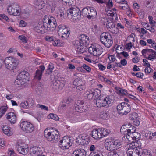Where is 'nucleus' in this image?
Returning a JSON list of instances; mask_svg holds the SVG:
<instances>
[{"instance_id":"1","label":"nucleus","mask_w":156,"mask_h":156,"mask_svg":"<svg viewBox=\"0 0 156 156\" xmlns=\"http://www.w3.org/2000/svg\"><path fill=\"white\" fill-rule=\"evenodd\" d=\"M94 95L96 100H94V102L96 103V105L98 107H107L111 106L113 102V97L111 96H108L103 98L101 96V92L98 89H92Z\"/></svg>"},{"instance_id":"2","label":"nucleus","mask_w":156,"mask_h":156,"mask_svg":"<svg viewBox=\"0 0 156 156\" xmlns=\"http://www.w3.org/2000/svg\"><path fill=\"white\" fill-rule=\"evenodd\" d=\"M89 42V37L85 34L80 35L79 40L74 41L73 44L77 51L83 53L87 50V47Z\"/></svg>"},{"instance_id":"3","label":"nucleus","mask_w":156,"mask_h":156,"mask_svg":"<svg viewBox=\"0 0 156 156\" xmlns=\"http://www.w3.org/2000/svg\"><path fill=\"white\" fill-rule=\"evenodd\" d=\"M105 143L106 149L109 151L119 149L122 146L121 141L111 138H106Z\"/></svg>"},{"instance_id":"4","label":"nucleus","mask_w":156,"mask_h":156,"mask_svg":"<svg viewBox=\"0 0 156 156\" xmlns=\"http://www.w3.org/2000/svg\"><path fill=\"white\" fill-rule=\"evenodd\" d=\"M59 133L57 130L52 131L46 129L44 132V136L47 140L53 143L56 142L59 140Z\"/></svg>"},{"instance_id":"5","label":"nucleus","mask_w":156,"mask_h":156,"mask_svg":"<svg viewBox=\"0 0 156 156\" xmlns=\"http://www.w3.org/2000/svg\"><path fill=\"white\" fill-rule=\"evenodd\" d=\"M101 42L106 47L109 48L113 44V40L111 34L108 32H103L100 36Z\"/></svg>"},{"instance_id":"6","label":"nucleus","mask_w":156,"mask_h":156,"mask_svg":"<svg viewBox=\"0 0 156 156\" xmlns=\"http://www.w3.org/2000/svg\"><path fill=\"white\" fill-rule=\"evenodd\" d=\"M6 68L10 70H13L16 69L19 64L18 61L12 57H6L4 60Z\"/></svg>"},{"instance_id":"7","label":"nucleus","mask_w":156,"mask_h":156,"mask_svg":"<svg viewBox=\"0 0 156 156\" xmlns=\"http://www.w3.org/2000/svg\"><path fill=\"white\" fill-rule=\"evenodd\" d=\"M8 13L11 15L19 16L21 13V9L17 3H12L9 4L7 7Z\"/></svg>"},{"instance_id":"8","label":"nucleus","mask_w":156,"mask_h":156,"mask_svg":"<svg viewBox=\"0 0 156 156\" xmlns=\"http://www.w3.org/2000/svg\"><path fill=\"white\" fill-rule=\"evenodd\" d=\"M118 113L121 115H126L130 112L131 107L128 103L122 102L119 104L117 106Z\"/></svg>"},{"instance_id":"9","label":"nucleus","mask_w":156,"mask_h":156,"mask_svg":"<svg viewBox=\"0 0 156 156\" xmlns=\"http://www.w3.org/2000/svg\"><path fill=\"white\" fill-rule=\"evenodd\" d=\"M82 15L84 16L87 17L89 19H93L97 15L96 9L92 7H88L84 8L82 11Z\"/></svg>"},{"instance_id":"10","label":"nucleus","mask_w":156,"mask_h":156,"mask_svg":"<svg viewBox=\"0 0 156 156\" xmlns=\"http://www.w3.org/2000/svg\"><path fill=\"white\" fill-rule=\"evenodd\" d=\"M89 52L94 56H99L102 53V48L99 44H91L88 48Z\"/></svg>"},{"instance_id":"11","label":"nucleus","mask_w":156,"mask_h":156,"mask_svg":"<svg viewBox=\"0 0 156 156\" xmlns=\"http://www.w3.org/2000/svg\"><path fill=\"white\" fill-rule=\"evenodd\" d=\"M102 20L104 23V24L106 25L107 28L112 34H116L118 32L117 27H115L114 23L111 20L106 18H104Z\"/></svg>"},{"instance_id":"12","label":"nucleus","mask_w":156,"mask_h":156,"mask_svg":"<svg viewBox=\"0 0 156 156\" xmlns=\"http://www.w3.org/2000/svg\"><path fill=\"white\" fill-rule=\"evenodd\" d=\"M21 129L24 132L27 133H30L34 129V127L30 122L27 121L21 122L20 124Z\"/></svg>"},{"instance_id":"13","label":"nucleus","mask_w":156,"mask_h":156,"mask_svg":"<svg viewBox=\"0 0 156 156\" xmlns=\"http://www.w3.org/2000/svg\"><path fill=\"white\" fill-rule=\"evenodd\" d=\"M82 11L76 7L74 6L69 8L67 11L68 15H71V16L76 17V20H79L80 19V16L82 15Z\"/></svg>"},{"instance_id":"14","label":"nucleus","mask_w":156,"mask_h":156,"mask_svg":"<svg viewBox=\"0 0 156 156\" xmlns=\"http://www.w3.org/2000/svg\"><path fill=\"white\" fill-rule=\"evenodd\" d=\"M58 34L61 35V37L67 39L69 36L70 32L68 27H66L64 25H60L58 27Z\"/></svg>"},{"instance_id":"15","label":"nucleus","mask_w":156,"mask_h":156,"mask_svg":"<svg viewBox=\"0 0 156 156\" xmlns=\"http://www.w3.org/2000/svg\"><path fill=\"white\" fill-rule=\"evenodd\" d=\"M70 139L67 136H64L59 142L60 147L63 149H67L72 145Z\"/></svg>"},{"instance_id":"16","label":"nucleus","mask_w":156,"mask_h":156,"mask_svg":"<svg viewBox=\"0 0 156 156\" xmlns=\"http://www.w3.org/2000/svg\"><path fill=\"white\" fill-rule=\"evenodd\" d=\"M49 19V20H46L45 22H49V27L48 28L49 31H52L55 30L57 26V22L55 18L52 16H50Z\"/></svg>"},{"instance_id":"17","label":"nucleus","mask_w":156,"mask_h":156,"mask_svg":"<svg viewBox=\"0 0 156 156\" xmlns=\"http://www.w3.org/2000/svg\"><path fill=\"white\" fill-rule=\"evenodd\" d=\"M87 109V107L85 105H83L81 101H77L76 104L75 106V110L79 113L85 112Z\"/></svg>"},{"instance_id":"18","label":"nucleus","mask_w":156,"mask_h":156,"mask_svg":"<svg viewBox=\"0 0 156 156\" xmlns=\"http://www.w3.org/2000/svg\"><path fill=\"white\" fill-rule=\"evenodd\" d=\"M34 30L38 33L44 34L48 32V29L44 25L43 23H38L37 26L34 27Z\"/></svg>"},{"instance_id":"19","label":"nucleus","mask_w":156,"mask_h":156,"mask_svg":"<svg viewBox=\"0 0 156 156\" xmlns=\"http://www.w3.org/2000/svg\"><path fill=\"white\" fill-rule=\"evenodd\" d=\"M6 115V118L11 124H13L16 122L17 117L14 112H10L7 114Z\"/></svg>"},{"instance_id":"20","label":"nucleus","mask_w":156,"mask_h":156,"mask_svg":"<svg viewBox=\"0 0 156 156\" xmlns=\"http://www.w3.org/2000/svg\"><path fill=\"white\" fill-rule=\"evenodd\" d=\"M65 86L64 83L59 80H55L53 83V88L56 90H61Z\"/></svg>"},{"instance_id":"21","label":"nucleus","mask_w":156,"mask_h":156,"mask_svg":"<svg viewBox=\"0 0 156 156\" xmlns=\"http://www.w3.org/2000/svg\"><path fill=\"white\" fill-rule=\"evenodd\" d=\"M125 152L123 150H118L109 152L107 156H124Z\"/></svg>"},{"instance_id":"22","label":"nucleus","mask_w":156,"mask_h":156,"mask_svg":"<svg viewBox=\"0 0 156 156\" xmlns=\"http://www.w3.org/2000/svg\"><path fill=\"white\" fill-rule=\"evenodd\" d=\"M17 151L21 154L25 155L28 152L29 149L27 147L22 146V145H18L17 147Z\"/></svg>"},{"instance_id":"23","label":"nucleus","mask_w":156,"mask_h":156,"mask_svg":"<svg viewBox=\"0 0 156 156\" xmlns=\"http://www.w3.org/2000/svg\"><path fill=\"white\" fill-rule=\"evenodd\" d=\"M39 68L41 70H37L36 72V75L35 76V78L40 80L42 75V73L44 72L45 69V67L43 65L40 66H39Z\"/></svg>"},{"instance_id":"24","label":"nucleus","mask_w":156,"mask_h":156,"mask_svg":"<svg viewBox=\"0 0 156 156\" xmlns=\"http://www.w3.org/2000/svg\"><path fill=\"white\" fill-rule=\"evenodd\" d=\"M126 125H123L120 131L121 132H127L131 133H133L135 132L136 130V128L133 126L131 125L129 127V129H126V130H124L123 129H124V127L126 126Z\"/></svg>"},{"instance_id":"25","label":"nucleus","mask_w":156,"mask_h":156,"mask_svg":"<svg viewBox=\"0 0 156 156\" xmlns=\"http://www.w3.org/2000/svg\"><path fill=\"white\" fill-rule=\"evenodd\" d=\"M25 81H23L17 76V79L14 82V84L17 87L21 88L23 85L25 83Z\"/></svg>"},{"instance_id":"26","label":"nucleus","mask_w":156,"mask_h":156,"mask_svg":"<svg viewBox=\"0 0 156 156\" xmlns=\"http://www.w3.org/2000/svg\"><path fill=\"white\" fill-rule=\"evenodd\" d=\"M29 76V74L28 72L25 71H22L19 74L18 76V78H20L24 81L26 80Z\"/></svg>"},{"instance_id":"27","label":"nucleus","mask_w":156,"mask_h":156,"mask_svg":"<svg viewBox=\"0 0 156 156\" xmlns=\"http://www.w3.org/2000/svg\"><path fill=\"white\" fill-rule=\"evenodd\" d=\"M73 154H75V156H86V152L84 149L75 150Z\"/></svg>"},{"instance_id":"28","label":"nucleus","mask_w":156,"mask_h":156,"mask_svg":"<svg viewBox=\"0 0 156 156\" xmlns=\"http://www.w3.org/2000/svg\"><path fill=\"white\" fill-rule=\"evenodd\" d=\"M11 128L6 125L4 126L2 128L3 133L8 136H11L12 134V133L11 131Z\"/></svg>"},{"instance_id":"29","label":"nucleus","mask_w":156,"mask_h":156,"mask_svg":"<svg viewBox=\"0 0 156 156\" xmlns=\"http://www.w3.org/2000/svg\"><path fill=\"white\" fill-rule=\"evenodd\" d=\"M130 136L132 137V140H138L140 138V133L135 132L133 133H130Z\"/></svg>"},{"instance_id":"30","label":"nucleus","mask_w":156,"mask_h":156,"mask_svg":"<svg viewBox=\"0 0 156 156\" xmlns=\"http://www.w3.org/2000/svg\"><path fill=\"white\" fill-rule=\"evenodd\" d=\"M36 5L38 7V9H42L45 5L44 2L42 0H37L36 2Z\"/></svg>"},{"instance_id":"31","label":"nucleus","mask_w":156,"mask_h":156,"mask_svg":"<svg viewBox=\"0 0 156 156\" xmlns=\"http://www.w3.org/2000/svg\"><path fill=\"white\" fill-rule=\"evenodd\" d=\"M138 143L136 142H132L131 143H129L127 144V146L128 149H135L136 147H138L137 144Z\"/></svg>"},{"instance_id":"32","label":"nucleus","mask_w":156,"mask_h":156,"mask_svg":"<svg viewBox=\"0 0 156 156\" xmlns=\"http://www.w3.org/2000/svg\"><path fill=\"white\" fill-rule=\"evenodd\" d=\"M30 153L31 154H35L38 156L39 155L40 152L38 148L37 147H34L30 149Z\"/></svg>"},{"instance_id":"33","label":"nucleus","mask_w":156,"mask_h":156,"mask_svg":"<svg viewBox=\"0 0 156 156\" xmlns=\"http://www.w3.org/2000/svg\"><path fill=\"white\" fill-rule=\"evenodd\" d=\"M85 94L89 100L91 99L94 96L92 89L86 91Z\"/></svg>"},{"instance_id":"34","label":"nucleus","mask_w":156,"mask_h":156,"mask_svg":"<svg viewBox=\"0 0 156 156\" xmlns=\"http://www.w3.org/2000/svg\"><path fill=\"white\" fill-rule=\"evenodd\" d=\"M48 4L49 6V9H51V12L52 13H53L56 7V5L55 2L50 1L48 2Z\"/></svg>"},{"instance_id":"35","label":"nucleus","mask_w":156,"mask_h":156,"mask_svg":"<svg viewBox=\"0 0 156 156\" xmlns=\"http://www.w3.org/2000/svg\"><path fill=\"white\" fill-rule=\"evenodd\" d=\"M26 101L29 109L32 108L34 105V102L32 98L28 99Z\"/></svg>"},{"instance_id":"36","label":"nucleus","mask_w":156,"mask_h":156,"mask_svg":"<svg viewBox=\"0 0 156 156\" xmlns=\"http://www.w3.org/2000/svg\"><path fill=\"white\" fill-rule=\"evenodd\" d=\"M150 54H148V57H146V59L150 60L153 61L155 59V55H156V52L154 50V51L151 52Z\"/></svg>"},{"instance_id":"37","label":"nucleus","mask_w":156,"mask_h":156,"mask_svg":"<svg viewBox=\"0 0 156 156\" xmlns=\"http://www.w3.org/2000/svg\"><path fill=\"white\" fill-rule=\"evenodd\" d=\"M116 89L117 91V93L120 94H121L122 95H126L128 94L126 90L122 89L119 87H117Z\"/></svg>"},{"instance_id":"38","label":"nucleus","mask_w":156,"mask_h":156,"mask_svg":"<svg viewBox=\"0 0 156 156\" xmlns=\"http://www.w3.org/2000/svg\"><path fill=\"white\" fill-rule=\"evenodd\" d=\"M101 129V132H102V137L108 135L111 132L110 130L108 129H105L104 128H100Z\"/></svg>"},{"instance_id":"39","label":"nucleus","mask_w":156,"mask_h":156,"mask_svg":"<svg viewBox=\"0 0 156 156\" xmlns=\"http://www.w3.org/2000/svg\"><path fill=\"white\" fill-rule=\"evenodd\" d=\"M140 152L141 154V156L142 155H150V151L146 149H142L140 147Z\"/></svg>"},{"instance_id":"40","label":"nucleus","mask_w":156,"mask_h":156,"mask_svg":"<svg viewBox=\"0 0 156 156\" xmlns=\"http://www.w3.org/2000/svg\"><path fill=\"white\" fill-rule=\"evenodd\" d=\"M98 133L96 129H93L91 132V134L92 136L95 139H99V136L97 134Z\"/></svg>"},{"instance_id":"41","label":"nucleus","mask_w":156,"mask_h":156,"mask_svg":"<svg viewBox=\"0 0 156 156\" xmlns=\"http://www.w3.org/2000/svg\"><path fill=\"white\" fill-rule=\"evenodd\" d=\"M8 108L7 105L0 108V118L5 113Z\"/></svg>"},{"instance_id":"42","label":"nucleus","mask_w":156,"mask_h":156,"mask_svg":"<svg viewBox=\"0 0 156 156\" xmlns=\"http://www.w3.org/2000/svg\"><path fill=\"white\" fill-rule=\"evenodd\" d=\"M89 156H103L101 151L100 150H97L91 152Z\"/></svg>"},{"instance_id":"43","label":"nucleus","mask_w":156,"mask_h":156,"mask_svg":"<svg viewBox=\"0 0 156 156\" xmlns=\"http://www.w3.org/2000/svg\"><path fill=\"white\" fill-rule=\"evenodd\" d=\"M50 16H48V15H46L45 16L43 20V24L44 25V26L46 27V28H48V27H49V22H45L46 20H50L49 19Z\"/></svg>"},{"instance_id":"44","label":"nucleus","mask_w":156,"mask_h":156,"mask_svg":"<svg viewBox=\"0 0 156 156\" xmlns=\"http://www.w3.org/2000/svg\"><path fill=\"white\" fill-rule=\"evenodd\" d=\"M54 68V67L52 64L51 65L49 64L48 66L47 69L46 70V74L49 75L52 72Z\"/></svg>"},{"instance_id":"45","label":"nucleus","mask_w":156,"mask_h":156,"mask_svg":"<svg viewBox=\"0 0 156 156\" xmlns=\"http://www.w3.org/2000/svg\"><path fill=\"white\" fill-rule=\"evenodd\" d=\"M48 119H51L55 121H58L59 119L58 117L56 114L52 113L50 114L48 116Z\"/></svg>"},{"instance_id":"46","label":"nucleus","mask_w":156,"mask_h":156,"mask_svg":"<svg viewBox=\"0 0 156 156\" xmlns=\"http://www.w3.org/2000/svg\"><path fill=\"white\" fill-rule=\"evenodd\" d=\"M138 117V115L135 112H132L129 115L130 119L132 120L136 119Z\"/></svg>"},{"instance_id":"47","label":"nucleus","mask_w":156,"mask_h":156,"mask_svg":"<svg viewBox=\"0 0 156 156\" xmlns=\"http://www.w3.org/2000/svg\"><path fill=\"white\" fill-rule=\"evenodd\" d=\"M79 137L80 138L82 143L83 144V145L87 144L86 142H87V140L88 139L87 136H84L81 134L79 135Z\"/></svg>"},{"instance_id":"48","label":"nucleus","mask_w":156,"mask_h":156,"mask_svg":"<svg viewBox=\"0 0 156 156\" xmlns=\"http://www.w3.org/2000/svg\"><path fill=\"white\" fill-rule=\"evenodd\" d=\"M18 38L20 39L22 42L24 43L27 42V38L24 36L20 35L19 36Z\"/></svg>"},{"instance_id":"49","label":"nucleus","mask_w":156,"mask_h":156,"mask_svg":"<svg viewBox=\"0 0 156 156\" xmlns=\"http://www.w3.org/2000/svg\"><path fill=\"white\" fill-rule=\"evenodd\" d=\"M154 51V50L150 49H143L142 51V53L144 56V54L148 52L150 53L151 52ZM145 57V56H144Z\"/></svg>"},{"instance_id":"50","label":"nucleus","mask_w":156,"mask_h":156,"mask_svg":"<svg viewBox=\"0 0 156 156\" xmlns=\"http://www.w3.org/2000/svg\"><path fill=\"white\" fill-rule=\"evenodd\" d=\"M20 107L21 108L24 109H29L28 108H27L28 106L26 101L21 102L20 104Z\"/></svg>"},{"instance_id":"51","label":"nucleus","mask_w":156,"mask_h":156,"mask_svg":"<svg viewBox=\"0 0 156 156\" xmlns=\"http://www.w3.org/2000/svg\"><path fill=\"white\" fill-rule=\"evenodd\" d=\"M82 67L83 69L86 70L88 72H90L91 70V68L87 65L85 64H84Z\"/></svg>"},{"instance_id":"52","label":"nucleus","mask_w":156,"mask_h":156,"mask_svg":"<svg viewBox=\"0 0 156 156\" xmlns=\"http://www.w3.org/2000/svg\"><path fill=\"white\" fill-rule=\"evenodd\" d=\"M148 18L150 23L152 24V27L154 26L155 22L153 20V18L151 16H149Z\"/></svg>"},{"instance_id":"53","label":"nucleus","mask_w":156,"mask_h":156,"mask_svg":"<svg viewBox=\"0 0 156 156\" xmlns=\"http://www.w3.org/2000/svg\"><path fill=\"white\" fill-rule=\"evenodd\" d=\"M62 1L63 3H65L66 4L68 3L69 5H71L73 2V0H61Z\"/></svg>"},{"instance_id":"54","label":"nucleus","mask_w":156,"mask_h":156,"mask_svg":"<svg viewBox=\"0 0 156 156\" xmlns=\"http://www.w3.org/2000/svg\"><path fill=\"white\" fill-rule=\"evenodd\" d=\"M133 149H128L126 152L127 155L129 156H133Z\"/></svg>"},{"instance_id":"55","label":"nucleus","mask_w":156,"mask_h":156,"mask_svg":"<svg viewBox=\"0 0 156 156\" xmlns=\"http://www.w3.org/2000/svg\"><path fill=\"white\" fill-rule=\"evenodd\" d=\"M146 29L149 30L151 32H154L155 30V29L152 27H151L149 25H147L145 27Z\"/></svg>"},{"instance_id":"56","label":"nucleus","mask_w":156,"mask_h":156,"mask_svg":"<svg viewBox=\"0 0 156 156\" xmlns=\"http://www.w3.org/2000/svg\"><path fill=\"white\" fill-rule=\"evenodd\" d=\"M0 17H1L2 18L7 22H9V20L8 17L5 14H0Z\"/></svg>"},{"instance_id":"57","label":"nucleus","mask_w":156,"mask_h":156,"mask_svg":"<svg viewBox=\"0 0 156 156\" xmlns=\"http://www.w3.org/2000/svg\"><path fill=\"white\" fill-rule=\"evenodd\" d=\"M98 66L99 69L101 71H103L105 70L106 68V67L105 66H104L100 63H99L98 64Z\"/></svg>"},{"instance_id":"58","label":"nucleus","mask_w":156,"mask_h":156,"mask_svg":"<svg viewBox=\"0 0 156 156\" xmlns=\"http://www.w3.org/2000/svg\"><path fill=\"white\" fill-rule=\"evenodd\" d=\"M143 61L145 66H146L147 67L150 66V65L147 59H143Z\"/></svg>"},{"instance_id":"59","label":"nucleus","mask_w":156,"mask_h":156,"mask_svg":"<svg viewBox=\"0 0 156 156\" xmlns=\"http://www.w3.org/2000/svg\"><path fill=\"white\" fill-rule=\"evenodd\" d=\"M38 106H39V108L42 109L46 111L48 110V108L45 105H38Z\"/></svg>"},{"instance_id":"60","label":"nucleus","mask_w":156,"mask_h":156,"mask_svg":"<svg viewBox=\"0 0 156 156\" xmlns=\"http://www.w3.org/2000/svg\"><path fill=\"white\" fill-rule=\"evenodd\" d=\"M130 133L127 132L126 133H125V134H126V136L127 137V140L128 141H130L131 140H133L132 137H131V136H130Z\"/></svg>"},{"instance_id":"61","label":"nucleus","mask_w":156,"mask_h":156,"mask_svg":"<svg viewBox=\"0 0 156 156\" xmlns=\"http://www.w3.org/2000/svg\"><path fill=\"white\" fill-rule=\"evenodd\" d=\"M94 1L97 2L99 4L105 3L107 2V0H93Z\"/></svg>"},{"instance_id":"62","label":"nucleus","mask_w":156,"mask_h":156,"mask_svg":"<svg viewBox=\"0 0 156 156\" xmlns=\"http://www.w3.org/2000/svg\"><path fill=\"white\" fill-rule=\"evenodd\" d=\"M76 88L77 90H78L80 91H81L85 89V87L83 86L80 84V85H78L76 87Z\"/></svg>"},{"instance_id":"63","label":"nucleus","mask_w":156,"mask_h":156,"mask_svg":"<svg viewBox=\"0 0 156 156\" xmlns=\"http://www.w3.org/2000/svg\"><path fill=\"white\" fill-rule=\"evenodd\" d=\"M152 70H153L150 67L147 66L145 69V72L146 73H149Z\"/></svg>"},{"instance_id":"64","label":"nucleus","mask_w":156,"mask_h":156,"mask_svg":"<svg viewBox=\"0 0 156 156\" xmlns=\"http://www.w3.org/2000/svg\"><path fill=\"white\" fill-rule=\"evenodd\" d=\"M19 25L20 27H24L26 25V23L24 21L21 20L20 22Z\"/></svg>"}]
</instances>
